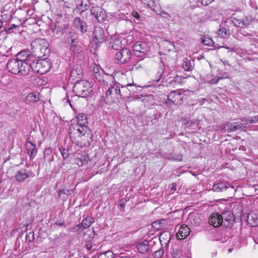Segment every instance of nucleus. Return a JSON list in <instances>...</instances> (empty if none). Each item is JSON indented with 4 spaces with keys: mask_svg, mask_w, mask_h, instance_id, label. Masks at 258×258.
Returning <instances> with one entry per match:
<instances>
[{
    "mask_svg": "<svg viewBox=\"0 0 258 258\" xmlns=\"http://www.w3.org/2000/svg\"><path fill=\"white\" fill-rule=\"evenodd\" d=\"M8 70L12 74L21 77L31 75V63L18 61L17 59L9 60L7 64Z\"/></svg>",
    "mask_w": 258,
    "mask_h": 258,
    "instance_id": "1",
    "label": "nucleus"
},
{
    "mask_svg": "<svg viewBox=\"0 0 258 258\" xmlns=\"http://www.w3.org/2000/svg\"><path fill=\"white\" fill-rule=\"evenodd\" d=\"M104 87H108L106 91L105 100L107 103H115L121 98L119 84L115 79L111 83H102Z\"/></svg>",
    "mask_w": 258,
    "mask_h": 258,
    "instance_id": "2",
    "label": "nucleus"
},
{
    "mask_svg": "<svg viewBox=\"0 0 258 258\" xmlns=\"http://www.w3.org/2000/svg\"><path fill=\"white\" fill-rule=\"evenodd\" d=\"M48 43L45 39L37 38L31 43V53L36 57L46 56L49 52Z\"/></svg>",
    "mask_w": 258,
    "mask_h": 258,
    "instance_id": "3",
    "label": "nucleus"
},
{
    "mask_svg": "<svg viewBox=\"0 0 258 258\" xmlns=\"http://www.w3.org/2000/svg\"><path fill=\"white\" fill-rule=\"evenodd\" d=\"M91 84L86 80H77L73 87V91L77 96L85 97L92 92Z\"/></svg>",
    "mask_w": 258,
    "mask_h": 258,
    "instance_id": "4",
    "label": "nucleus"
},
{
    "mask_svg": "<svg viewBox=\"0 0 258 258\" xmlns=\"http://www.w3.org/2000/svg\"><path fill=\"white\" fill-rule=\"evenodd\" d=\"M90 130L88 127L79 128L71 126L69 127V133L72 142L77 145L81 142V137L85 135H89Z\"/></svg>",
    "mask_w": 258,
    "mask_h": 258,
    "instance_id": "5",
    "label": "nucleus"
},
{
    "mask_svg": "<svg viewBox=\"0 0 258 258\" xmlns=\"http://www.w3.org/2000/svg\"><path fill=\"white\" fill-rule=\"evenodd\" d=\"M31 74L35 72L40 74H45L51 68L50 63L45 59L33 61L31 62Z\"/></svg>",
    "mask_w": 258,
    "mask_h": 258,
    "instance_id": "6",
    "label": "nucleus"
},
{
    "mask_svg": "<svg viewBox=\"0 0 258 258\" xmlns=\"http://www.w3.org/2000/svg\"><path fill=\"white\" fill-rule=\"evenodd\" d=\"M94 77L99 82L102 83H111L114 80L112 75L104 74L102 69L96 66L93 70Z\"/></svg>",
    "mask_w": 258,
    "mask_h": 258,
    "instance_id": "7",
    "label": "nucleus"
},
{
    "mask_svg": "<svg viewBox=\"0 0 258 258\" xmlns=\"http://www.w3.org/2000/svg\"><path fill=\"white\" fill-rule=\"evenodd\" d=\"M131 58V52L126 48L119 49L115 54L114 59L117 63L123 64L127 62Z\"/></svg>",
    "mask_w": 258,
    "mask_h": 258,
    "instance_id": "8",
    "label": "nucleus"
},
{
    "mask_svg": "<svg viewBox=\"0 0 258 258\" xmlns=\"http://www.w3.org/2000/svg\"><path fill=\"white\" fill-rule=\"evenodd\" d=\"M107 37L105 31L102 28L100 27H95L94 28L92 34V38L93 41L98 46L105 41Z\"/></svg>",
    "mask_w": 258,
    "mask_h": 258,
    "instance_id": "9",
    "label": "nucleus"
},
{
    "mask_svg": "<svg viewBox=\"0 0 258 258\" xmlns=\"http://www.w3.org/2000/svg\"><path fill=\"white\" fill-rule=\"evenodd\" d=\"M35 176L32 171L26 169H21L18 170L15 175V178L17 181L22 182L28 178H32Z\"/></svg>",
    "mask_w": 258,
    "mask_h": 258,
    "instance_id": "10",
    "label": "nucleus"
},
{
    "mask_svg": "<svg viewBox=\"0 0 258 258\" xmlns=\"http://www.w3.org/2000/svg\"><path fill=\"white\" fill-rule=\"evenodd\" d=\"M133 48L134 51L135 52L136 55H138L137 52L146 54L150 51V47L145 42L138 41L136 42L134 44Z\"/></svg>",
    "mask_w": 258,
    "mask_h": 258,
    "instance_id": "11",
    "label": "nucleus"
},
{
    "mask_svg": "<svg viewBox=\"0 0 258 258\" xmlns=\"http://www.w3.org/2000/svg\"><path fill=\"white\" fill-rule=\"evenodd\" d=\"M167 98L170 103L174 105H178L181 103L183 96L179 92L174 91L168 94Z\"/></svg>",
    "mask_w": 258,
    "mask_h": 258,
    "instance_id": "12",
    "label": "nucleus"
},
{
    "mask_svg": "<svg viewBox=\"0 0 258 258\" xmlns=\"http://www.w3.org/2000/svg\"><path fill=\"white\" fill-rule=\"evenodd\" d=\"M65 32V42L66 43L73 44L78 42V35L75 30L69 29Z\"/></svg>",
    "mask_w": 258,
    "mask_h": 258,
    "instance_id": "13",
    "label": "nucleus"
},
{
    "mask_svg": "<svg viewBox=\"0 0 258 258\" xmlns=\"http://www.w3.org/2000/svg\"><path fill=\"white\" fill-rule=\"evenodd\" d=\"M220 218L223 221V225L226 228L231 227L234 220V215L230 211H225L220 216Z\"/></svg>",
    "mask_w": 258,
    "mask_h": 258,
    "instance_id": "14",
    "label": "nucleus"
},
{
    "mask_svg": "<svg viewBox=\"0 0 258 258\" xmlns=\"http://www.w3.org/2000/svg\"><path fill=\"white\" fill-rule=\"evenodd\" d=\"M67 25L59 22H56L54 25L52 26L51 30L53 36L56 38L59 37L63 33V30L66 29Z\"/></svg>",
    "mask_w": 258,
    "mask_h": 258,
    "instance_id": "15",
    "label": "nucleus"
},
{
    "mask_svg": "<svg viewBox=\"0 0 258 258\" xmlns=\"http://www.w3.org/2000/svg\"><path fill=\"white\" fill-rule=\"evenodd\" d=\"M91 15L94 16L98 22H102L105 20V14L99 7H93L90 9Z\"/></svg>",
    "mask_w": 258,
    "mask_h": 258,
    "instance_id": "16",
    "label": "nucleus"
},
{
    "mask_svg": "<svg viewBox=\"0 0 258 258\" xmlns=\"http://www.w3.org/2000/svg\"><path fill=\"white\" fill-rule=\"evenodd\" d=\"M227 188H230L231 190L233 189L230 183L224 182H220L215 183L213 185L212 190L216 192H221L225 190Z\"/></svg>",
    "mask_w": 258,
    "mask_h": 258,
    "instance_id": "17",
    "label": "nucleus"
},
{
    "mask_svg": "<svg viewBox=\"0 0 258 258\" xmlns=\"http://www.w3.org/2000/svg\"><path fill=\"white\" fill-rule=\"evenodd\" d=\"M221 215L218 213H213L209 219V223L215 227H218L223 225V221L220 218Z\"/></svg>",
    "mask_w": 258,
    "mask_h": 258,
    "instance_id": "18",
    "label": "nucleus"
},
{
    "mask_svg": "<svg viewBox=\"0 0 258 258\" xmlns=\"http://www.w3.org/2000/svg\"><path fill=\"white\" fill-rule=\"evenodd\" d=\"M74 25L76 29H79L83 33L87 31V26L86 23L79 17H76L74 19Z\"/></svg>",
    "mask_w": 258,
    "mask_h": 258,
    "instance_id": "19",
    "label": "nucleus"
},
{
    "mask_svg": "<svg viewBox=\"0 0 258 258\" xmlns=\"http://www.w3.org/2000/svg\"><path fill=\"white\" fill-rule=\"evenodd\" d=\"M246 127L245 123L233 122L232 123L227 124L224 126V128L228 132H235L237 130L244 129Z\"/></svg>",
    "mask_w": 258,
    "mask_h": 258,
    "instance_id": "20",
    "label": "nucleus"
},
{
    "mask_svg": "<svg viewBox=\"0 0 258 258\" xmlns=\"http://www.w3.org/2000/svg\"><path fill=\"white\" fill-rule=\"evenodd\" d=\"M190 229L185 225H183L179 227L178 232L176 234V238L178 239H184L190 233Z\"/></svg>",
    "mask_w": 258,
    "mask_h": 258,
    "instance_id": "21",
    "label": "nucleus"
},
{
    "mask_svg": "<svg viewBox=\"0 0 258 258\" xmlns=\"http://www.w3.org/2000/svg\"><path fill=\"white\" fill-rule=\"evenodd\" d=\"M83 75V70L81 66L76 64L74 66L71 72L70 77L72 80L81 79Z\"/></svg>",
    "mask_w": 258,
    "mask_h": 258,
    "instance_id": "22",
    "label": "nucleus"
},
{
    "mask_svg": "<svg viewBox=\"0 0 258 258\" xmlns=\"http://www.w3.org/2000/svg\"><path fill=\"white\" fill-rule=\"evenodd\" d=\"M77 121L78 125L75 127L83 128V127H88V119L86 114L84 113H79L77 116Z\"/></svg>",
    "mask_w": 258,
    "mask_h": 258,
    "instance_id": "23",
    "label": "nucleus"
},
{
    "mask_svg": "<svg viewBox=\"0 0 258 258\" xmlns=\"http://www.w3.org/2000/svg\"><path fill=\"white\" fill-rule=\"evenodd\" d=\"M232 21L235 26L241 28L247 26L251 22L250 19L247 18H245L243 19H239L236 18L232 17Z\"/></svg>",
    "mask_w": 258,
    "mask_h": 258,
    "instance_id": "24",
    "label": "nucleus"
},
{
    "mask_svg": "<svg viewBox=\"0 0 258 258\" xmlns=\"http://www.w3.org/2000/svg\"><path fill=\"white\" fill-rule=\"evenodd\" d=\"M30 57V53L29 51L23 50L17 54V58L16 59L18 61H26V62L31 63V61L29 59Z\"/></svg>",
    "mask_w": 258,
    "mask_h": 258,
    "instance_id": "25",
    "label": "nucleus"
},
{
    "mask_svg": "<svg viewBox=\"0 0 258 258\" xmlns=\"http://www.w3.org/2000/svg\"><path fill=\"white\" fill-rule=\"evenodd\" d=\"M26 149L30 158L34 157L37 153L36 145L31 141H27L26 143Z\"/></svg>",
    "mask_w": 258,
    "mask_h": 258,
    "instance_id": "26",
    "label": "nucleus"
},
{
    "mask_svg": "<svg viewBox=\"0 0 258 258\" xmlns=\"http://www.w3.org/2000/svg\"><path fill=\"white\" fill-rule=\"evenodd\" d=\"M136 247L138 251L143 254L147 253L149 250V241L147 240H144L139 242Z\"/></svg>",
    "mask_w": 258,
    "mask_h": 258,
    "instance_id": "27",
    "label": "nucleus"
},
{
    "mask_svg": "<svg viewBox=\"0 0 258 258\" xmlns=\"http://www.w3.org/2000/svg\"><path fill=\"white\" fill-rule=\"evenodd\" d=\"M247 220L252 226L258 225V215L253 212L250 213L247 216Z\"/></svg>",
    "mask_w": 258,
    "mask_h": 258,
    "instance_id": "28",
    "label": "nucleus"
},
{
    "mask_svg": "<svg viewBox=\"0 0 258 258\" xmlns=\"http://www.w3.org/2000/svg\"><path fill=\"white\" fill-rule=\"evenodd\" d=\"M93 222V218L91 217H88L82 221L81 226L83 229H86L89 228Z\"/></svg>",
    "mask_w": 258,
    "mask_h": 258,
    "instance_id": "29",
    "label": "nucleus"
},
{
    "mask_svg": "<svg viewBox=\"0 0 258 258\" xmlns=\"http://www.w3.org/2000/svg\"><path fill=\"white\" fill-rule=\"evenodd\" d=\"M217 34L220 37L223 38H226L229 37L230 32L229 30H227L226 28H223L218 30Z\"/></svg>",
    "mask_w": 258,
    "mask_h": 258,
    "instance_id": "30",
    "label": "nucleus"
},
{
    "mask_svg": "<svg viewBox=\"0 0 258 258\" xmlns=\"http://www.w3.org/2000/svg\"><path fill=\"white\" fill-rule=\"evenodd\" d=\"M171 255L174 258H188L187 256H184L181 255V251L176 247H172V250L171 252Z\"/></svg>",
    "mask_w": 258,
    "mask_h": 258,
    "instance_id": "31",
    "label": "nucleus"
},
{
    "mask_svg": "<svg viewBox=\"0 0 258 258\" xmlns=\"http://www.w3.org/2000/svg\"><path fill=\"white\" fill-rule=\"evenodd\" d=\"M189 220L190 221L192 225L195 226H199L202 223V220L200 219L199 215H195L192 218V216L190 217Z\"/></svg>",
    "mask_w": 258,
    "mask_h": 258,
    "instance_id": "32",
    "label": "nucleus"
},
{
    "mask_svg": "<svg viewBox=\"0 0 258 258\" xmlns=\"http://www.w3.org/2000/svg\"><path fill=\"white\" fill-rule=\"evenodd\" d=\"M145 67V63L142 60L140 59L136 62V64L133 66L132 70L135 71H138L144 69Z\"/></svg>",
    "mask_w": 258,
    "mask_h": 258,
    "instance_id": "33",
    "label": "nucleus"
},
{
    "mask_svg": "<svg viewBox=\"0 0 258 258\" xmlns=\"http://www.w3.org/2000/svg\"><path fill=\"white\" fill-rule=\"evenodd\" d=\"M182 67L186 71H189L193 68L191 61L186 58L184 59L183 62Z\"/></svg>",
    "mask_w": 258,
    "mask_h": 258,
    "instance_id": "34",
    "label": "nucleus"
},
{
    "mask_svg": "<svg viewBox=\"0 0 258 258\" xmlns=\"http://www.w3.org/2000/svg\"><path fill=\"white\" fill-rule=\"evenodd\" d=\"M111 47L115 50H118L119 48L121 46V42L119 39L115 38L111 42Z\"/></svg>",
    "mask_w": 258,
    "mask_h": 258,
    "instance_id": "35",
    "label": "nucleus"
},
{
    "mask_svg": "<svg viewBox=\"0 0 258 258\" xmlns=\"http://www.w3.org/2000/svg\"><path fill=\"white\" fill-rule=\"evenodd\" d=\"M26 99L28 102L33 103L39 100V97L34 93L29 94Z\"/></svg>",
    "mask_w": 258,
    "mask_h": 258,
    "instance_id": "36",
    "label": "nucleus"
},
{
    "mask_svg": "<svg viewBox=\"0 0 258 258\" xmlns=\"http://www.w3.org/2000/svg\"><path fill=\"white\" fill-rule=\"evenodd\" d=\"M164 45L168 51H171L176 49V46L177 45V44L175 42L172 43L167 41H165Z\"/></svg>",
    "mask_w": 258,
    "mask_h": 258,
    "instance_id": "37",
    "label": "nucleus"
},
{
    "mask_svg": "<svg viewBox=\"0 0 258 258\" xmlns=\"http://www.w3.org/2000/svg\"><path fill=\"white\" fill-rule=\"evenodd\" d=\"M6 48L5 45L0 46V57L4 56H8L10 54V50H8L6 52H4V50Z\"/></svg>",
    "mask_w": 258,
    "mask_h": 258,
    "instance_id": "38",
    "label": "nucleus"
},
{
    "mask_svg": "<svg viewBox=\"0 0 258 258\" xmlns=\"http://www.w3.org/2000/svg\"><path fill=\"white\" fill-rule=\"evenodd\" d=\"M164 254V250L162 248L155 251L153 254V256L154 258H161Z\"/></svg>",
    "mask_w": 258,
    "mask_h": 258,
    "instance_id": "39",
    "label": "nucleus"
},
{
    "mask_svg": "<svg viewBox=\"0 0 258 258\" xmlns=\"http://www.w3.org/2000/svg\"><path fill=\"white\" fill-rule=\"evenodd\" d=\"M113 254L111 251H107L99 256V258H113Z\"/></svg>",
    "mask_w": 258,
    "mask_h": 258,
    "instance_id": "40",
    "label": "nucleus"
},
{
    "mask_svg": "<svg viewBox=\"0 0 258 258\" xmlns=\"http://www.w3.org/2000/svg\"><path fill=\"white\" fill-rule=\"evenodd\" d=\"M242 121H245L247 123H256L258 121V116H254L251 118H245L244 119H242Z\"/></svg>",
    "mask_w": 258,
    "mask_h": 258,
    "instance_id": "41",
    "label": "nucleus"
},
{
    "mask_svg": "<svg viewBox=\"0 0 258 258\" xmlns=\"http://www.w3.org/2000/svg\"><path fill=\"white\" fill-rule=\"evenodd\" d=\"M142 3L148 6L150 8H152L154 6V3L153 0H142Z\"/></svg>",
    "mask_w": 258,
    "mask_h": 258,
    "instance_id": "42",
    "label": "nucleus"
},
{
    "mask_svg": "<svg viewBox=\"0 0 258 258\" xmlns=\"http://www.w3.org/2000/svg\"><path fill=\"white\" fill-rule=\"evenodd\" d=\"M198 125V123L197 121L195 120L192 121H187L186 124L185 125V127H189L190 128L191 126L196 127Z\"/></svg>",
    "mask_w": 258,
    "mask_h": 258,
    "instance_id": "43",
    "label": "nucleus"
},
{
    "mask_svg": "<svg viewBox=\"0 0 258 258\" xmlns=\"http://www.w3.org/2000/svg\"><path fill=\"white\" fill-rule=\"evenodd\" d=\"M87 162V160L84 159H83L82 158H78V159H76V163L77 165L79 166H82L83 164H85Z\"/></svg>",
    "mask_w": 258,
    "mask_h": 258,
    "instance_id": "44",
    "label": "nucleus"
},
{
    "mask_svg": "<svg viewBox=\"0 0 258 258\" xmlns=\"http://www.w3.org/2000/svg\"><path fill=\"white\" fill-rule=\"evenodd\" d=\"M203 43L205 45L210 46L213 43V40L211 39L207 38L204 39L202 40Z\"/></svg>",
    "mask_w": 258,
    "mask_h": 258,
    "instance_id": "45",
    "label": "nucleus"
},
{
    "mask_svg": "<svg viewBox=\"0 0 258 258\" xmlns=\"http://www.w3.org/2000/svg\"><path fill=\"white\" fill-rule=\"evenodd\" d=\"M163 73V70L162 68H161L160 69V70L158 72V73H157V79L156 80V81L157 82H158L160 79H161V77H162V74Z\"/></svg>",
    "mask_w": 258,
    "mask_h": 258,
    "instance_id": "46",
    "label": "nucleus"
},
{
    "mask_svg": "<svg viewBox=\"0 0 258 258\" xmlns=\"http://www.w3.org/2000/svg\"><path fill=\"white\" fill-rule=\"evenodd\" d=\"M62 156L64 159L67 158L69 156L68 150L66 149H62L60 150Z\"/></svg>",
    "mask_w": 258,
    "mask_h": 258,
    "instance_id": "47",
    "label": "nucleus"
},
{
    "mask_svg": "<svg viewBox=\"0 0 258 258\" xmlns=\"http://www.w3.org/2000/svg\"><path fill=\"white\" fill-rule=\"evenodd\" d=\"M219 80H220V76H218L217 77L211 79L209 83L211 84H215L218 82Z\"/></svg>",
    "mask_w": 258,
    "mask_h": 258,
    "instance_id": "48",
    "label": "nucleus"
},
{
    "mask_svg": "<svg viewBox=\"0 0 258 258\" xmlns=\"http://www.w3.org/2000/svg\"><path fill=\"white\" fill-rule=\"evenodd\" d=\"M18 26L14 24H13L11 25V26L9 28H8L6 31H7L8 33H11V30L14 29H15L16 28H18Z\"/></svg>",
    "mask_w": 258,
    "mask_h": 258,
    "instance_id": "49",
    "label": "nucleus"
},
{
    "mask_svg": "<svg viewBox=\"0 0 258 258\" xmlns=\"http://www.w3.org/2000/svg\"><path fill=\"white\" fill-rule=\"evenodd\" d=\"M85 246L87 250L90 251L92 248L93 245L91 242H86Z\"/></svg>",
    "mask_w": 258,
    "mask_h": 258,
    "instance_id": "50",
    "label": "nucleus"
},
{
    "mask_svg": "<svg viewBox=\"0 0 258 258\" xmlns=\"http://www.w3.org/2000/svg\"><path fill=\"white\" fill-rule=\"evenodd\" d=\"M51 153V149L50 148H47L45 149L44 154V155H49Z\"/></svg>",
    "mask_w": 258,
    "mask_h": 258,
    "instance_id": "51",
    "label": "nucleus"
},
{
    "mask_svg": "<svg viewBox=\"0 0 258 258\" xmlns=\"http://www.w3.org/2000/svg\"><path fill=\"white\" fill-rule=\"evenodd\" d=\"M132 15L136 18H139L140 17L139 14L138 12L135 11L132 12Z\"/></svg>",
    "mask_w": 258,
    "mask_h": 258,
    "instance_id": "52",
    "label": "nucleus"
},
{
    "mask_svg": "<svg viewBox=\"0 0 258 258\" xmlns=\"http://www.w3.org/2000/svg\"><path fill=\"white\" fill-rule=\"evenodd\" d=\"M220 76V79H226L228 77V75L226 73H223L222 75H219Z\"/></svg>",
    "mask_w": 258,
    "mask_h": 258,
    "instance_id": "53",
    "label": "nucleus"
},
{
    "mask_svg": "<svg viewBox=\"0 0 258 258\" xmlns=\"http://www.w3.org/2000/svg\"><path fill=\"white\" fill-rule=\"evenodd\" d=\"M68 192H69V190H65V189L60 190L59 191V196H60L62 194H68Z\"/></svg>",
    "mask_w": 258,
    "mask_h": 258,
    "instance_id": "54",
    "label": "nucleus"
},
{
    "mask_svg": "<svg viewBox=\"0 0 258 258\" xmlns=\"http://www.w3.org/2000/svg\"><path fill=\"white\" fill-rule=\"evenodd\" d=\"M176 187V185L175 183H172L171 186V190H175Z\"/></svg>",
    "mask_w": 258,
    "mask_h": 258,
    "instance_id": "55",
    "label": "nucleus"
},
{
    "mask_svg": "<svg viewBox=\"0 0 258 258\" xmlns=\"http://www.w3.org/2000/svg\"><path fill=\"white\" fill-rule=\"evenodd\" d=\"M175 159L177 160L178 161H181L182 160V156H181V155H178L177 157Z\"/></svg>",
    "mask_w": 258,
    "mask_h": 258,
    "instance_id": "56",
    "label": "nucleus"
},
{
    "mask_svg": "<svg viewBox=\"0 0 258 258\" xmlns=\"http://www.w3.org/2000/svg\"><path fill=\"white\" fill-rule=\"evenodd\" d=\"M3 22H2V21H1L0 20V29H1L3 27Z\"/></svg>",
    "mask_w": 258,
    "mask_h": 258,
    "instance_id": "57",
    "label": "nucleus"
},
{
    "mask_svg": "<svg viewBox=\"0 0 258 258\" xmlns=\"http://www.w3.org/2000/svg\"><path fill=\"white\" fill-rule=\"evenodd\" d=\"M56 224L58 225H60V226H61L63 225V223H60V222L58 223L57 222L56 223Z\"/></svg>",
    "mask_w": 258,
    "mask_h": 258,
    "instance_id": "58",
    "label": "nucleus"
},
{
    "mask_svg": "<svg viewBox=\"0 0 258 258\" xmlns=\"http://www.w3.org/2000/svg\"><path fill=\"white\" fill-rule=\"evenodd\" d=\"M127 86L132 87L133 86V85L132 84H128L127 85Z\"/></svg>",
    "mask_w": 258,
    "mask_h": 258,
    "instance_id": "59",
    "label": "nucleus"
},
{
    "mask_svg": "<svg viewBox=\"0 0 258 258\" xmlns=\"http://www.w3.org/2000/svg\"><path fill=\"white\" fill-rule=\"evenodd\" d=\"M129 90H130V91H133V92H136V90H135L134 88H132V89H129Z\"/></svg>",
    "mask_w": 258,
    "mask_h": 258,
    "instance_id": "60",
    "label": "nucleus"
},
{
    "mask_svg": "<svg viewBox=\"0 0 258 258\" xmlns=\"http://www.w3.org/2000/svg\"><path fill=\"white\" fill-rule=\"evenodd\" d=\"M233 248H229L228 249V251L229 252H231L232 251Z\"/></svg>",
    "mask_w": 258,
    "mask_h": 258,
    "instance_id": "61",
    "label": "nucleus"
},
{
    "mask_svg": "<svg viewBox=\"0 0 258 258\" xmlns=\"http://www.w3.org/2000/svg\"><path fill=\"white\" fill-rule=\"evenodd\" d=\"M120 206H121V207H122L123 206V204H120Z\"/></svg>",
    "mask_w": 258,
    "mask_h": 258,
    "instance_id": "62",
    "label": "nucleus"
},
{
    "mask_svg": "<svg viewBox=\"0 0 258 258\" xmlns=\"http://www.w3.org/2000/svg\"><path fill=\"white\" fill-rule=\"evenodd\" d=\"M216 254H217V252H215V253H214V255H216Z\"/></svg>",
    "mask_w": 258,
    "mask_h": 258,
    "instance_id": "63",
    "label": "nucleus"
},
{
    "mask_svg": "<svg viewBox=\"0 0 258 258\" xmlns=\"http://www.w3.org/2000/svg\"><path fill=\"white\" fill-rule=\"evenodd\" d=\"M164 233H162L161 235V236H162L163 235Z\"/></svg>",
    "mask_w": 258,
    "mask_h": 258,
    "instance_id": "64",
    "label": "nucleus"
}]
</instances>
